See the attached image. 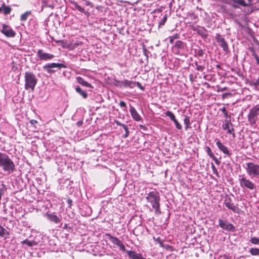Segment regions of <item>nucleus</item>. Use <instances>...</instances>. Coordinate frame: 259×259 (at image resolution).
Listing matches in <instances>:
<instances>
[{"label":"nucleus","mask_w":259,"mask_h":259,"mask_svg":"<svg viewBox=\"0 0 259 259\" xmlns=\"http://www.w3.org/2000/svg\"><path fill=\"white\" fill-rule=\"evenodd\" d=\"M77 81L80 84L83 86L90 88H93V87L89 83L85 81L81 77L78 76L76 77Z\"/></svg>","instance_id":"20"},{"label":"nucleus","mask_w":259,"mask_h":259,"mask_svg":"<svg viewBox=\"0 0 259 259\" xmlns=\"http://www.w3.org/2000/svg\"><path fill=\"white\" fill-rule=\"evenodd\" d=\"M217 66L218 68H220V67L219 65H218Z\"/></svg>","instance_id":"60"},{"label":"nucleus","mask_w":259,"mask_h":259,"mask_svg":"<svg viewBox=\"0 0 259 259\" xmlns=\"http://www.w3.org/2000/svg\"><path fill=\"white\" fill-rule=\"evenodd\" d=\"M67 202L69 205V206H71L72 204V201L70 199H68L67 200Z\"/></svg>","instance_id":"51"},{"label":"nucleus","mask_w":259,"mask_h":259,"mask_svg":"<svg viewBox=\"0 0 259 259\" xmlns=\"http://www.w3.org/2000/svg\"><path fill=\"white\" fill-rule=\"evenodd\" d=\"M0 32L8 37H14L16 35V32L10 26L5 24H2Z\"/></svg>","instance_id":"8"},{"label":"nucleus","mask_w":259,"mask_h":259,"mask_svg":"<svg viewBox=\"0 0 259 259\" xmlns=\"http://www.w3.org/2000/svg\"><path fill=\"white\" fill-rule=\"evenodd\" d=\"M143 51H144V55L147 57V51L146 50V49H143Z\"/></svg>","instance_id":"56"},{"label":"nucleus","mask_w":259,"mask_h":259,"mask_svg":"<svg viewBox=\"0 0 259 259\" xmlns=\"http://www.w3.org/2000/svg\"><path fill=\"white\" fill-rule=\"evenodd\" d=\"M250 242L254 244H257L259 243V238L256 237H252L250 239Z\"/></svg>","instance_id":"41"},{"label":"nucleus","mask_w":259,"mask_h":259,"mask_svg":"<svg viewBox=\"0 0 259 259\" xmlns=\"http://www.w3.org/2000/svg\"><path fill=\"white\" fill-rule=\"evenodd\" d=\"M211 167L213 174H214L217 177L219 178L220 176L218 173V170L212 163H211Z\"/></svg>","instance_id":"33"},{"label":"nucleus","mask_w":259,"mask_h":259,"mask_svg":"<svg viewBox=\"0 0 259 259\" xmlns=\"http://www.w3.org/2000/svg\"><path fill=\"white\" fill-rule=\"evenodd\" d=\"M245 169L247 174L252 177L259 176V165L257 164L247 162L246 163Z\"/></svg>","instance_id":"4"},{"label":"nucleus","mask_w":259,"mask_h":259,"mask_svg":"<svg viewBox=\"0 0 259 259\" xmlns=\"http://www.w3.org/2000/svg\"><path fill=\"white\" fill-rule=\"evenodd\" d=\"M227 130L228 134H232L233 137H235V134L232 132L233 131H234V129L233 128H232V129H230V128H229Z\"/></svg>","instance_id":"45"},{"label":"nucleus","mask_w":259,"mask_h":259,"mask_svg":"<svg viewBox=\"0 0 259 259\" xmlns=\"http://www.w3.org/2000/svg\"><path fill=\"white\" fill-rule=\"evenodd\" d=\"M239 182L240 187L243 189L246 188L250 190H252L256 188V185L245 177L239 179Z\"/></svg>","instance_id":"7"},{"label":"nucleus","mask_w":259,"mask_h":259,"mask_svg":"<svg viewBox=\"0 0 259 259\" xmlns=\"http://www.w3.org/2000/svg\"><path fill=\"white\" fill-rule=\"evenodd\" d=\"M30 122H31V124H33L34 123H37V121L36 120H31L30 121Z\"/></svg>","instance_id":"54"},{"label":"nucleus","mask_w":259,"mask_h":259,"mask_svg":"<svg viewBox=\"0 0 259 259\" xmlns=\"http://www.w3.org/2000/svg\"><path fill=\"white\" fill-rule=\"evenodd\" d=\"M115 123H116V124L117 125H119V126H121L122 127H123V128H124V131H126V134H125L123 136V137L124 138H127L128 136H129V131H128V127L127 126V125L124 124H122L121 123H120V122L118 121H115Z\"/></svg>","instance_id":"22"},{"label":"nucleus","mask_w":259,"mask_h":259,"mask_svg":"<svg viewBox=\"0 0 259 259\" xmlns=\"http://www.w3.org/2000/svg\"><path fill=\"white\" fill-rule=\"evenodd\" d=\"M31 14V12L30 11H27L24 14H22L20 17V20L22 21H26L27 18L28 16Z\"/></svg>","instance_id":"29"},{"label":"nucleus","mask_w":259,"mask_h":259,"mask_svg":"<svg viewBox=\"0 0 259 259\" xmlns=\"http://www.w3.org/2000/svg\"><path fill=\"white\" fill-rule=\"evenodd\" d=\"M82 121H78V122H77V125H78V126L81 125H82Z\"/></svg>","instance_id":"55"},{"label":"nucleus","mask_w":259,"mask_h":259,"mask_svg":"<svg viewBox=\"0 0 259 259\" xmlns=\"http://www.w3.org/2000/svg\"><path fill=\"white\" fill-rule=\"evenodd\" d=\"M206 152L210 158L213 157L214 154L212 152L211 149L208 146L206 147Z\"/></svg>","instance_id":"36"},{"label":"nucleus","mask_w":259,"mask_h":259,"mask_svg":"<svg viewBox=\"0 0 259 259\" xmlns=\"http://www.w3.org/2000/svg\"><path fill=\"white\" fill-rule=\"evenodd\" d=\"M174 122L175 123L177 128L178 130H181L182 128V125L179 123L176 119L174 121Z\"/></svg>","instance_id":"42"},{"label":"nucleus","mask_w":259,"mask_h":259,"mask_svg":"<svg viewBox=\"0 0 259 259\" xmlns=\"http://www.w3.org/2000/svg\"><path fill=\"white\" fill-rule=\"evenodd\" d=\"M25 86L26 90H30L33 92L37 82L36 76L31 72L27 71L24 74Z\"/></svg>","instance_id":"3"},{"label":"nucleus","mask_w":259,"mask_h":259,"mask_svg":"<svg viewBox=\"0 0 259 259\" xmlns=\"http://www.w3.org/2000/svg\"><path fill=\"white\" fill-rule=\"evenodd\" d=\"M2 9L5 15L9 14L12 10L10 7L6 6L5 4H3L2 5Z\"/></svg>","instance_id":"28"},{"label":"nucleus","mask_w":259,"mask_h":259,"mask_svg":"<svg viewBox=\"0 0 259 259\" xmlns=\"http://www.w3.org/2000/svg\"><path fill=\"white\" fill-rule=\"evenodd\" d=\"M249 50L250 51L251 53V55L253 56V57H254L256 55H257V54L255 53V50L252 47H250L249 48Z\"/></svg>","instance_id":"43"},{"label":"nucleus","mask_w":259,"mask_h":259,"mask_svg":"<svg viewBox=\"0 0 259 259\" xmlns=\"http://www.w3.org/2000/svg\"><path fill=\"white\" fill-rule=\"evenodd\" d=\"M226 3L234 8H238L239 5L247 6L244 0H226Z\"/></svg>","instance_id":"12"},{"label":"nucleus","mask_w":259,"mask_h":259,"mask_svg":"<svg viewBox=\"0 0 259 259\" xmlns=\"http://www.w3.org/2000/svg\"><path fill=\"white\" fill-rule=\"evenodd\" d=\"M217 42L219 44V46L223 49V51L225 52H227L228 51V46L227 42L225 40V38H223L221 34L217 33L216 34V36L215 37Z\"/></svg>","instance_id":"10"},{"label":"nucleus","mask_w":259,"mask_h":259,"mask_svg":"<svg viewBox=\"0 0 259 259\" xmlns=\"http://www.w3.org/2000/svg\"><path fill=\"white\" fill-rule=\"evenodd\" d=\"M75 91L77 93L80 94L84 99L87 98V93L84 91L82 90L79 87H77L75 88Z\"/></svg>","instance_id":"24"},{"label":"nucleus","mask_w":259,"mask_h":259,"mask_svg":"<svg viewBox=\"0 0 259 259\" xmlns=\"http://www.w3.org/2000/svg\"><path fill=\"white\" fill-rule=\"evenodd\" d=\"M41 8L40 12H42L45 8H51V9L54 8L53 5H50L48 3V0H41Z\"/></svg>","instance_id":"23"},{"label":"nucleus","mask_w":259,"mask_h":259,"mask_svg":"<svg viewBox=\"0 0 259 259\" xmlns=\"http://www.w3.org/2000/svg\"><path fill=\"white\" fill-rule=\"evenodd\" d=\"M225 123L224 124H223V125H222V128L224 130H226L228 129L229 128L230 124L232 125V123L231 122L230 119H229V120L226 119V120H225Z\"/></svg>","instance_id":"30"},{"label":"nucleus","mask_w":259,"mask_h":259,"mask_svg":"<svg viewBox=\"0 0 259 259\" xmlns=\"http://www.w3.org/2000/svg\"><path fill=\"white\" fill-rule=\"evenodd\" d=\"M215 162V163L217 164V165H219L220 164V161L218 160V159L215 157L214 156H213V157L211 158Z\"/></svg>","instance_id":"47"},{"label":"nucleus","mask_w":259,"mask_h":259,"mask_svg":"<svg viewBox=\"0 0 259 259\" xmlns=\"http://www.w3.org/2000/svg\"><path fill=\"white\" fill-rule=\"evenodd\" d=\"M22 244H26L28 246L31 247L33 246H35L37 245V243L36 241L34 240L30 241L28 239H25L21 242Z\"/></svg>","instance_id":"26"},{"label":"nucleus","mask_w":259,"mask_h":259,"mask_svg":"<svg viewBox=\"0 0 259 259\" xmlns=\"http://www.w3.org/2000/svg\"><path fill=\"white\" fill-rule=\"evenodd\" d=\"M223 257H224V259H230V258H229V257H228L227 255H226L225 254H224L223 255Z\"/></svg>","instance_id":"57"},{"label":"nucleus","mask_w":259,"mask_h":259,"mask_svg":"<svg viewBox=\"0 0 259 259\" xmlns=\"http://www.w3.org/2000/svg\"><path fill=\"white\" fill-rule=\"evenodd\" d=\"M249 252L252 255H259V248H251L249 250Z\"/></svg>","instance_id":"31"},{"label":"nucleus","mask_w":259,"mask_h":259,"mask_svg":"<svg viewBox=\"0 0 259 259\" xmlns=\"http://www.w3.org/2000/svg\"><path fill=\"white\" fill-rule=\"evenodd\" d=\"M0 168L9 174L15 170V166L12 160L7 154L2 152H0Z\"/></svg>","instance_id":"1"},{"label":"nucleus","mask_w":259,"mask_h":259,"mask_svg":"<svg viewBox=\"0 0 259 259\" xmlns=\"http://www.w3.org/2000/svg\"><path fill=\"white\" fill-rule=\"evenodd\" d=\"M216 145L218 148L224 154L230 156L231 155V153L229 151L228 148L224 145L219 140H218L216 142Z\"/></svg>","instance_id":"14"},{"label":"nucleus","mask_w":259,"mask_h":259,"mask_svg":"<svg viewBox=\"0 0 259 259\" xmlns=\"http://www.w3.org/2000/svg\"><path fill=\"white\" fill-rule=\"evenodd\" d=\"M46 215L49 220L55 222L56 224H58L61 221L60 219L54 213H47Z\"/></svg>","instance_id":"19"},{"label":"nucleus","mask_w":259,"mask_h":259,"mask_svg":"<svg viewBox=\"0 0 259 259\" xmlns=\"http://www.w3.org/2000/svg\"><path fill=\"white\" fill-rule=\"evenodd\" d=\"M121 81L119 80H115V85L119 87L120 88H122L121 84H120Z\"/></svg>","instance_id":"46"},{"label":"nucleus","mask_w":259,"mask_h":259,"mask_svg":"<svg viewBox=\"0 0 259 259\" xmlns=\"http://www.w3.org/2000/svg\"><path fill=\"white\" fill-rule=\"evenodd\" d=\"M67 66L63 64L52 63H48L43 66L42 68L46 71L48 73L52 74L56 71V69H61L63 68H66Z\"/></svg>","instance_id":"5"},{"label":"nucleus","mask_w":259,"mask_h":259,"mask_svg":"<svg viewBox=\"0 0 259 259\" xmlns=\"http://www.w3.org/2000/svg\"><path fill=\"white\" fill-rule=\"evenodd\" d=\"M167 20V16L165 15L160 20V21L159 23V27H160L162 25H164L165 22Z\"/></svg>","instance_id":"38"},{"label":"nucleus","mask_w":259,"mask_h":259,"mask_svg":"<svg viewBox=\"0 0 259 259\" xmlns=\"http://www.w3.org/2000/svg\"><path fill=\"white\" fill-rule=\"evenodd\" d=\"M179 38V34H175L174 35H173L172 36H170L169 37V42L170 44H172L174 42V40L175 39H177V38Z\"/></svg>","instance_id":"35"},{"label":"nucleus","mask_w":259,"mask_h":259,"mask_svg":"<svg viewBox=\"0 0 259 259\" xmlns=\"http://www.w3.org/2000/svg\"><path fill=\"white\" fill-rule=\"evenodd\" d=\"M119 105L122 108H125L126 107V103L123 101H120L119 102Z\"/></svg>","instance_id":"48"},{"label":"nucleus","mask_w":259,"mask_h":259,"mask_svg":"<svg viewBox=\"0 0 259 259\" xmlns=\"http://www.w3.org/2000/svg\"><path fill=\"white\" fill-rule=\"evenodd\" d=\"M9 235V232L6 229L0 226V236L6 238Z\"/></svg>","instance_id":"25"},{"label":"nucleus","mask_w":259,"mask_h":259,"mask_svg":"<svg viewBox=\"0 0 259 259\" xmlns=\"http://www.w3.org/2000/svg\"><path fill=\"white\" fill-rule=\"evenodd\" d=\"M185 44L181 41L177 40L174 46V49H177V53H179L180 51H182L185 49Z\"/></svg>","instance_id":"17"},{"label":"nucleus","mask_w":259,"mask_h":259,"mask_svg":"<svg viewBox=\"0 0 259 259\" xmlns=\"http://www.w3.org/2000/svg\"><path fill=\"white\" fill-rule=\"evenodd\" d=\"M224 116H225L226 118H231V116L228 115V112H226V113H225V114H224Z\"/></svg>","instance_id":"52"},{"label":"nucleus","mask_w":259,"mask_h":259,"mask_svg":"<svg viewBox=\"0 0 259 259\" xmlns=\"http://www.w3.org/2000/svg\"><path fill=\"white\" fill-rule=\"evenodd\" d=\"M254 58H255V59L256 60V64L259 65V57L258 56V55H256L254 57Z\"/></svg>","instance_id":"50"},{"label":"nucleus","mask_w":259,"mask_h":259,"mask_svg":"<svg viewBox=\"0 0 259 259\" xmlns=\"http://www.w3.org/2000/svg\"><path fill=\"white\" fill-rule=\"evenodd\" d=\"M140 126H141V128H144V126L142 125H141Z\"/></svg>","instance_id":"59"},{"label":"nucleus","mask_w":259,"mask_h":259,"mask_svg":"<svg viewBox=\"0 0 259 259\" xmlns=\"http://www.w3.org/2000/svg\"><path fill=\"white\" fill-rule=\"evenodd\" d=\"M259 113V106H256L250 110L248 115V120L251 125H254L256 123L257 115Z\"/></svg>","instance_id":"6"},{"label":"nucleus","mask_w":259,"mask_h":259,"mask_svg":"<svg viewBox=\"0 0 259 259\" xmlns=\"http://www.w3.org/2000/svg\"><path fill=\"white\" fill-rule=\"evenodd\" d=\"M110 240L113 244L117 245L120 250L123 251L125 250L124 244L118 238L110 236Z\"/></svg>","instance_id":"13"},{"label":"nucleus","mask_w":259,"mask_h":259,"mask_svg":"<svg viewBox=\"0 0 259 259\" xmlns=\"http://www.w3.org/2000/svg\"><path fill=\"white\" fill-rule=\"evenodd\" d=\"M135 87L137 85L139 89H140L141 90H144V88L142 86L141 83L139 82H136L135 81Z\"/></svg>","instance_id":"44"},{"label":"nucleus","mask_w":259,"mask_h":259,"mask_svg":"<svg viewBox=\"0 0 259 259\" xmlns=\"http://www.w3.org/2000/svg\"><path fill=\"white\" fill-rule=\"evenodd\" d=\"M75 8L80 12L84 13V9L82 8L81 6L78 5L77 3L74 4Z\"/></svg>","instance_id":"40"},{"label":"nucleus","mask_w":259,"mask_h":259,"mask_svg":"<svg viewBox=\"0 0 259 259\" xmlns=\"http://www.w3.org/2000/svg\"><path fill=\"white\" fill-rule=\"evenodd\" d=\"M227 207L235 213H239L240 211V209L238 207V205L233 203H231Z\"/></svg>","instance_id":"21"},{"label":"nucleus","mask_w":259,"mask_h":259,"mask_svg":"<svg viewBox=\"0 0 259 259\" xmlns=\"http://www.w3.org/2000/svg\"><path fill=\"white\" fill-rule=\"evenodd\" d=\"M231 203H232V199L229 196H227L225 198V201H224V204L225 206L227 207L228 205H229Z\"/></svg>","instance_id":"39"},{"label":"nucleus","mask_w":259,"mask_h":259,"mask_svg":"<svg viewBox=\"0 0 259 259\" xmlns=\"http://www.w3.org/2000/svg\"><path fill=\"white\" fill-rule=\"evenodd\" d=\"M221 111H222V112L224 113V114H225V113H226L227 111V110L226 109L225 107H223L222 109H221Z\"/></svg>","instance_id":"53"},{"label":"nucleus","mask_w":259,"mask_h":259,"mask_svg":"<svg viewBox=\"0 0 259 259\" xmlns=\"http://www.w3.org/2000/svg\"><path fill=\"white\" fill-rule=\"evenodd\" d=\"M127 254L128 256L132 259H146L143 257L141 254L137 253L133 251H128Z\"/></svg>","instance_id":"18"},{"label":"nucleus","mask_w":259,"mask_h":259,"mask_svg":"<svg viewBox=\"0 0 259 259\" xmlns=\"http://www.w3.org/2000/svg\"><path fill=\"white\" fill-rule=\"evenodd\" d=\"M165 114V115L169 117L172 121L176 119L175 115L171 111H167Z\"/></svg>","instance_id":"32"},{"label":"nucleus","mask_w":259,"mask_h":259,"mask_svg":"<svg viewBox=\"0 0 259 259\" xmlns=\"http://www.w3.org/2000/svg\"><path fill=\"white\" fill-rule=\"evenodd\" d=\"M147 200L150 202L153 208L155 209V213H161L160 209V197L158 192L152 191L149 193L146 197Z\"/></svg>","instance_id":"2"},{"label":"nucleus","mask_w":259,"mask_h":259,"mask_svg":"<svg viewBox=\"0 0 259 259\" xmlns=\"http://www.w3.org/2000/svg\"><path fill=\"white\" fill-rule=\"evenodd\" d=\"M197 33L204 38H206L208 36V34L206 32V29L203 28L198 29L197 30Z\"/></svg>","instance_id":"27"},{"label":"nucleus","mask_w":259,"mask_h":259,"mask_svg":"<svg viewBox=\"0 0 259 259\" xmlns=\"http://www.w3.org/2000/svg\"><path fill=\"white\" fill-rule=\"evenodd\" d=\"M135 81H133L132 80H129L127 79H124L121 81L120 84H121L122 88H130L133 89L135 87Z\"/></svg>","instance_id":"15"},{"label":"nucleus","mask_w":259,"mask_h":259,"mask_svg":"<svg viewBox=\"0 0 259 259\" xmlns=\"http://www.w3.org/2000/svg\"><path fill=\"white\" fill-rule=\"evenodd\" d=\"M2 11V7H0V12H1Z\"/></svg>","instance_id":"58"},{"label":"nucleus","mask_w":259,"mask_h":259,"mask_svg":"<svg viewBox=\"0 0 259 259\" xmlns=\"http://www.w3.org/2000/svg\"><path fill=\"white\" fill-rule=\"evenodd\" d=\"M219 226L223 229L227 231L234 232L235 231V227L233 224L230 223L227 220H219Z\"/></svg>","instance_id":"9"},{"label":"nucleus","mask_w":259,"mask_h":259,"mask_svg":"<svg viewBox=\"0 0 259 259\" xmlns=\"http://www.w3.org/2000/svg\"><path fill=\"white\" fill-rule=\"evenodd\" d=\"M130 113L133 119H134L136 121H139L141 120V117L140 115L139 114L136 109L131 106L130 109Z\"/></svg>","instance_id":"16"},{"label":"nucleus","mask_w":259,"mask_h":259,"mask_svg":"<svg viewBox=\"0 0 259 259\" xmlns=\"http://www.w3.org/2000/svg\"><path fill=\"white\" fill-rule=\"evenodd\" d=\"M184 122L186 125L185 129L187 130L189 127V125L190 124V119L188 116H185L184 119Z\"/></svg>","instance_id":"34"},{"label":"nucleus","mask_w":259,"mask_h":259,"mask_svg":"<svg viewBox=\"0 0 259 259\" xmlns=\"http://www.w3.org/2000/svg\"><path fill=\"white\" fill-rule=\"evenodd\" d=\"M204 53L202 50H199L198 51V55L199 56L202 57Z\"/></svg>","instance_id":"49"},{"label":"nucleus","mask_w":259,"mask_h":259,"mask_svg":"<svg viewBox=\"0 0 259 259\" xmlns=\"http://www.w3.org/2000/svg\"><path fill=\"white\" fill-rule=\"evenodd\" d=\"M195 66H196V69L197 71L202 72L205 68V67L204 66L198 65L197 62L195 63Z\"/></svg>","instance_id":"37"},{"label":"nucleus","mask_w":259,"mask_h":259,"mask_svg":"<svg viewBox=\"0 0 259 259\" xmlns=\"http://www.w3.org/2000/svg\"><path fill=\"white\" fill-rule=\"evenodd\" d=\"M37 56L41 60L48 61L52 59L54 57L53 54L45 53L41 49L38 50Z\"/></svg>","instance_id":"11"}]
</instances>
